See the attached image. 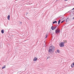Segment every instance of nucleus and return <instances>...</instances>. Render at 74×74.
Here are the masks:
<instances>
[{"instance_id": "7ed1b4c3", "label": "nucleus", "mask_w": 74, "mask_h": 74, "mask_svg": "<svg viewBox=\"0 0 74 74\" xmlns=\"http://www.w3.org/2000/svg\"><path fill=\"white\" fill-rule=\"evenodd\" d=\"M60 32V29L59 28L57 29L56 31V34H58Z\"/></svg>"}, {"instance_id": "f8f14e48", "label": "nucleus", "mask_w": 74, "mask_h": 74, "mask_svg": "<svg viewBox=\"0 0 74 74\" xmlns=\"http://www.w3.org/2000/svg\"><path fill=\"white\" fill-rule=\"evenodd\" d=\"M5 67V66H4L3 67H2V69H4Z\"/></svg>"}, {"instance_id": "1a4fd4ad", "label": "nucleus", "mask_w": 74, "mask_h": 74, "mask_svg": "<svg viewBox=\"0 0 74 74\" xmlns=\"http://www.w3.org/2000/svg\"><path fill=\"white\" fill-rule=\"evenodd\" d=\"M57 23V21H54L53 22V24H54V23Z\"/></svg>"}, {"instance_id": "4468645a", "label": "nucleus", "mask_w": 74, "mask_h": 74, "mask_svg": "<svg viewBox=\"0 0 74 74\" xmlns=\"http://www.w3.org/2000/svg\"><path fill=\"white\" fill-rule=\"evenodd\" d=\"M66 22H67V19L66 20Z\"/></svg>"}, {"instance_id": "dca6fc26", "label": "nucleus", "mask_w": 74, "mask_h": 74, "mask_svg": "<svg viewBox=\"0 0 74 74\" xmlns=\"http://www.w3.org/2000/svg\"><path fill=\"white\" fill-rule=\"evenodd\" d=\"M65 0V1H67V0Z\"/></svg>"}, {"instance_id": "423d86ee", "label": "nucleus", "mask_w": 74, "mask_h": 74, "mask_svg": "<svg viewBox=\"0 0 74 74\" xmlns=\"http://www.w3.org/2000/svg\"><path fill=\"white\" fill-rule=\"evenodd\" d=\"M71 67H74V62L71 64Z\"/></svg>"}, {"instance_id": "2eb2a0df", "label": "nucleus", "mask_w": 74, "mask_h": 74, "mask_svg": "<svg viewBox=\"0 0 74 74\" xmlns=\"http://www.w3.org/2000/svg\"><path fill=\"white\" fill-rule=\"evenodd\" d=\"M62 22H63V21H62L61 22V23H62Z\"/></svg>"}, {"instance_id": "f03ea898", "label": "nucleus", "mask_w": 74, "mask_h": 74, "mask_svg": "<svg viewBox=\"0 0 74 74\" xmlns=\"http://www.w3.org/2000/svg\"><path fill=\"white\" fill-rule=\"evenodd\" d=\"M64 42H62L60 43L59 45L60 47H64Z\"/></svg>"}, {"instance_id": "39448f33", "label": "nucleus", "mask_w": 74, "mask_h": 74, "mask_svg": "<svg viewBox=\"0 0 74 74\" xmlns=\"http://www.w3.org/2000/svg\"><path fill=\"white\" fill-rule=\"evenodd\" d=\"M37 60V58L35 57L34 58V62H35V61H36Z\"/></svg>"}, {"instance_id": "6ab92c4d", "label": "nucleus", "mask_w": 74, "mask_h": 74, "mask_svg": "<svg viewBox=\"0 0 74 74\" xmlns=\"http://www.w3.org/2000/svg\"><path fill=\"white\" fill-rule=\"evenodd\" d=\"M66 41V42H67V41Z\"/></svg>"}, {"instance_id": "0eeeda50", "label": "nucleus", "mask_w": 74, "mask_h": 74, "mask_svg": "<svg viewBox=\"0 0 74 74\" xmlns=\"http://www.w3.org/2000/svg\"><path fill=\"white\" fill-rule=\"evenodd\" d=\"M10 15H8V20H10Z\"/></svg>"}, {"instance_id": "6e6552de", "label": "nucleus", "mask_w": 74, "mask_h": 74, "mask_svg": "<svg viewBox=\"0 0 74 74\" xmlns=\"http://www.w3.org/2000/svg\"><path fill=\"white\" fill-rule=\"evenodd\" d=\"M4 31L3 29L1 31V32L2 33V34H3V33H4Z\"/></svg>"}, {"instance_id": "f3484780", "label": "nucleus", "mask_w": 74, "mask_h": 74, "mask_svg": "<svg viewBox=\"0 0 74 74\" xmlns=\"http://www.w3.org/2000/svg\"><path fill=\"white\" fill-rule=\"evenodd\" d=\"M73 19H74V17H73Z\"/></svg>"}, {"instance_id": "a211bd4d", "label": "nucleus", "mask_w": 74, "mask_h": 74, "mask_svg": "<svg viewBox=\"0 0 74 74\" xmlns=\"http://www.w3.org/2000/svg\"><path fill=\"white\" fill-rule=\"evenodd\" d=\"M69 19V18H67V19Z\"/></svg>"}, {"instance_id": "9b49d317", "label": "nucleus", "mask_w": 74, "mask_h": 74, "mask_svg": "<svg viewBox=\"0 0 74 74\" xmlns=\"http://www.w3.org/2000/svg\"><path fill=\"white\" fill-rule=\"evenodd\" d=\"M60 20L58 21V24H59L60 23Z\"/></svg>"}, {"instance_id": "f257e3e1", "label": "nucleus", "mask_w": 74, "mask_h": 74, "mask_svg": "<svg viewBox=\"0 0 74 74\" xmlns=\"http://www.w3.org/2000/svg\"><path fill=\"white\" fill-rule=\"evenodd\" d=\"M55 47L53 46H51L50 47V49L49 51V52H52V51H53L54 49H55Z\"/></svg>"}, {"instance_id": "20e7f679", "label": "nucleus", "mask_w": 74, "mask_h": 74, "mask_svg": "<svg viewBox=\"0 0 74 74\" xmlns=\"http://www.w3.org/2000/svg\"><path fill=\"white\" fill-rule=\"evenodd\" d=\"M56 27H53L52 26L51 27V29L52 30H55V29H56Z\"/></svg>"}, {"instance_id": "9d476101", "label": "nucleus", "mask_w": 74, "mask_h": 74, "mask_svg": "<svg viewBox=\"0 0 74 74\" xmlns=\"http://www.w3.org/2000/svg\"><path fill=\"white\" fill-rule=\"evenodd\" d=\"M45 36V38H47V37H48V35H47V34H46Z\"/></svg>"}, {"instance_id": "ddd939ff", "label": "nucleus", "mask_w": 74, "mask_h": 74, "mask_svg": "<svg viewBox=\"0 0 74 74\" xmlns=\"http://www.w3.org/2000/svg\"><path fill=\"white\" fill-rule=\"evenodd\" d=\"M57 52L58 53H59V52H60V51L59 50H57Z\"/></svg>"}]
</instances>
